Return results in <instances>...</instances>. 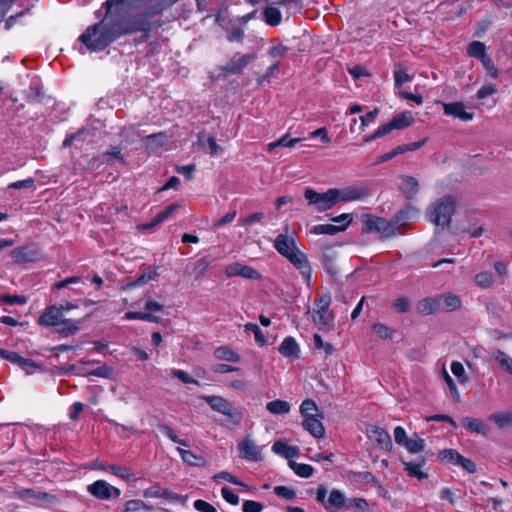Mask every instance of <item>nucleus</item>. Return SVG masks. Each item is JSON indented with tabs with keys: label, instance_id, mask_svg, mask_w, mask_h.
<instances>
[{
	"label": "nucleus",
	"instance_id": "obj_1",
	"mask_svg": "<svg viewBox=\"0 0 512 512\" xmlns=\"http://www.w3.org/2000/svg\"><path fill=\"white\" fill-rule=\"evenodd\" d=\"M123 0H107L103 6L106 9L104 18L94 25L89 26L79 37V40L91 52H100L107 48L112 42L124 35H131L138 32L148 33L151 30L150 18L163 11V5L150 4L142 12L134 15L121 17L112 12L113 6H122L131 10L139 8L129 7Z\"/></svg>",
	"mask_w": 512,
	"mask_h": 512
},
{
	"label": "nucleus",
	"instance_id": "obj_2",
	"mask_svg": "<svg viewBox=\"0 0 512 512\" xmlns=\"http://www.w3.org/2000/svg\"><path fill=\"white\" fill-rule=\"evenodd\" d=\"M455 212V200L452 196H444L435 201L427 210L429 221L436 226L447 228Z\"/></svg>",
	"mask_w": 512,
	"mask_h": 512
},
{
	"label": "nucleus",
	"instance_id": "obj_3",
	"mask_svg": "<svg viewBox=\"0 0 512 512\" xmlns=\"http://www.w3.org/2000/svg\"><path fill=\"white\" fill-rule=\"evenodd\" d=\"M363 233L376 232L380 234L381 239H387L395 236L398 233L397 227L393 219L388 221L385 218L374 216L371 214L363 215Z\"/></svg>",
	"mask_w": 512,
	"mask_h": 512
},
{
	"label": "nucleus",
	"instance_id": "obj_4",
	"mask_svg": "<svg viewBox=\"0 0 512 512\" xmlns=\"http://www.w3.org/2000/svg\"><path fill=\"white\" fill-rule=\"evenodd\" d=\"M304 197L307 199L308 205L314 206L318 212H325L338 203L335 188L328 189L324 193H318L312 188H306Z\"/></svg>",
	"mask_w": 512,
	"mask_h": 512
},
{
	"label": "nucleus",
	"instance_id": "obj_5",
	"mask_svg": "<svg viewBox=\"0 0 512 512\" xmlns=\"http://www.w3.org/2000/svg\"><path fill=\"white\" fill-rule=\"evenodd\" d=\"M201 398L208 403L214 411L229 417L234 424L238 425L241 422L243 417L242 413L233 409L232 405L225 398L215 395L202 396Z\"/></svg>",
	"mask_w": 512,
	"mask_h": 512
},
{
	"label": "nucleus",
	"instance_id": "obj_6",
	"mask_svg": "<svg viewBox=\"0 0 512 512\" xmlns=\"http://www.w3.org/2000/svg\"><path fill=\"white\" fill-rule=\"evenodd\" d=\"M331 297L329 294H324L315 300L316 309L314 310L313 320L319 326L331 327L333 326L334 316L329 311Z\"/></svg>",
	"mask_w": 512,
	"mask_h": 512
},
{
	"label": "nucleus",
	"instance_id": "obj_7",
	"mask_svg": "<svg viewBox=\"0 0 512 512\" xmlns=\"http://www.w3.org/2000/svg\"><path fill=\"white\" fill-rule=\"evenodd\" d=\"M87 490L91 495L101 500L118 498L121 494L118 488L110 485L105 480L95 481L87 487Z\"/></svg>",
	"mask_w": 512,
	"mask_h": 512
},
{
	"label": "nucleus",
	"instance_id": "obj_8",
	"mask_svg": "<svg viewBox=\"0 0 512 512\" xmlns=\"http://www.w3.org/2000/svg\"><path fill=\"white\" fill-rule=\"evenodd\" d=\"M338 202H350L361 200L370 195V190L366 186H347L341 189L335 188Z\"/></svg>",
	"mask_w": 512,
	"mask_h": 512
},
{
	"label": "nucleus",
	"instance_id": "obj_9",
	"mask_svg": "<svg viewBox=\"0 0 512 512\" xmlns=\"http://www.w3.org/2000/svg\"><path fill=\"white\" fill-rule=\"evenodd\" d=\"M10 257L16 263L34 262L40 258V251L35 244H28L13 249Z\"/></svg>",
	"mask_w": 512,
	"mask_h": 512
},
{
	"label": "nucleus",
	"instance_id": "obj_10",
	"mask_svg": "<svg viewBox=\"0 0 512 512\" xmlns=\"http://www.w3.org/2000/svg\"><path fill=\"white\" fill-rule=\"evenodd\" d=\"M225 275L228 278L239 276L245 279H261V275L256 269L239 262L229 264L225 269Z\"/></svg>",
	"mask_w": 512,
	"mask_h": 512
},
{
	"label": "nucleus",
	"instance_id": "obj_11",
	"mask_svg": "<svg viewBox=\"0 0 512 512\" xmlns=\"http://www.w3.org/2000/svg\"><path fill=\"white\" fill-rule=\"evenodd\" d=\"M16 498L23 500L29 504H37L41 501H54L55 496L47 492L34 489H20L14 492Z\"/></svg>",
	"mask_w": 512,
	"mask_h": 512
},
{
	"label": "nucleus",
	"instance_id": "obj_12",
	"mask_svg": "<svg viewBox=\"0 0 512 512\" xmlns=\"http://www.w3.org/2000/svg\"><path fill=\"white\" fill-rule=\"evenodd\" d=\"M368 438L374 440L379 449L390 451L392 449V439L390 434L383 428L373 426L367 430Z\"/></svg>",
	"mask_w": 512,
	"mask_h": 512
},
{
	"label": "nucleus",
	"instance_id": "obj_13",
	"mask_svg": "<svg viewBox=\"0 0 512 512\" xmlns=\"http://www.w3.org/2000/svg\"><path fill=\"white\" fill-rule=\"evenodd\" d=\"M256 58V53H248L245 55L236 54L224 66L223 70L230 74L240 73L247 65Z\"/></svg>",
	"mask_w": 512,
	"mask_h": 512
},
{
	"label": "nucleus",
	"instance_id": "obj_14",
	"mask_svg": "<svg viewBox=\"0 0 512 512\" xmlns=\"http://www.w3.org/2000/svg\"><path fill=\"white\" fill-rule=\"evenodd\" d=\"M287 259L300 271L305 281L309 284L311 280V267L304 253L296 249L289 254Z\"/></svg>",
	"mask_w": 512,
	"mask_h": 512
},
{
	"label": "nucleus",
	"instance_id": "obj_15",
	"mask_svg": "<svg viewBox=\"0 0 512 512\" xmlns=\"http://www.w3.org/2000/svg\"><path fill=\"white\" fill-rule=\"evenodd\" d=\"M240 457L252 461L259 462L262 460L261 450L250 438H245L238 445Z\"/></svg>",
	"mask_w": 512,
	"mask_h": 512
},
{
	"label": "nucleus",
	"instance_id": "obj_16",
	"mask_svg": "<svg viewBox=\"0 0 512 512\" xmlns=\"http://www.w3.org/2000/svg\"><path fill=\"white\" fill-rule=\"evenodd\" d=\"M443 110L445 115L459 118L462 121H470L473 119V113L466 112L462 102L444 103Z\"/></svg>",
	"mask_w": 512,
	"mask_h": 512
},
{
	"label": "nucleus",
	"instance_id": "obj_17",
	"mask_svg": "<svg viewBox=\"0 0 512 512\" xmlns=\"http://www.w3.org/2000/svg\"><path fill=\"white\" fill-rule=\"evenodd\" d=\"M404 470L408 476L416 477L418 480H423L428 477L427 473H424L421 468L425 465L426 459L424 457H418L415 461H404L401 460Z\"/></svg>",
	"mask_w": 512,
	"mask_h": 512
},
{
	"label": "nucleus",
	"instance_id": "obj_18",
	"mask_svg": "<svg viewBox=\"0 0 512 512\" xmlns=\"http://www.w3.org/2000/svg\"><path fill=\"white\" fill-rule=\"evenodd\" d=\"M439 300V310L444 312H452L461 307L462 301L459 296L447 292L436 297Z\"/></svg>",
	"mask_w": 512,
	"mask_h": 512
},
{
	"label": "nucleus",
	"instance_id": "obj_19",
	"mask_svg": "<svg viewBox=\"0 0 512 512\" xmlns=\"http://www.w3.org/2000/svg\"><path fill=\"white\" fill-rule=\"evenodd\" d=\"M61 309L56 305L48 307L39 318V324L45 326H57L63 320Z\"/></svg>",
	"mask_w": 512,
	"mask_h": 512
},
{
	"label": "nucleus",
	"instance_id": "obj_20",
	"mask_svg": "<svg viewBox=\"0 0 512 512\" xmlns=\"http://www.w3.org/2000/svg\"><path fill=\"white\" fill-rule=\"evenodd\" d=\"M320 418H322V415L316 414V417H307L302 421L303 428L316 438H323L325 435V429Z\"/></svg>",
	"mask_w": 512,
	"mask_h": 512
},
{
	"label": "nucleus",
	"instance_id": "obj_21",
	"mask_svg": "<svg viewBox=\"0 0 512 512\" xmlns=\"http://www.w3.org/2000/svg\"><path fill=\"white\" fill-rule=\"evenodd\" d=\"M274 247L278 253L286 258L297 249L294 239L284 234H279L275 238Z\"/></svg>",
	"mask_w": 512,
	"mask_h": 512
},
{
	"label": "nucleus",
	"instance_id": "obj_22",
	"mask_svg": "<svg viewBox=\"0 0 512 512\" xmlns=\"http://www.w3.org/2000/svg\"><path fill=\"white\" fill-rule=\"evenodd\" d=\"M278 351L282 356L292 360L298 359L300 354L299 345L291 336L284 338L278 348Z\"/></svg>",
	"mask_w": 512,
	"mask_h": 512
},
{
	"label": "nucleus",
	"instance_id": "obj_23",
	"mask_svg": "<svg viewBox=\"0 0 512 512\" xmlns=\"http://www.w3.org/2000/svg\"><path fill=\"white\" fill-rule=\"evenodd\" d=\"M400 179V191L404 194L406 199H413L419 191V183L417 179L407 175L400 176Z\"/></svg>",
	"mask_w": 512,
	"mask_h": 512
},
{
	"label": "nucleus",
	"instance_id": "obj_24",
	"mask_svg": "<svg viewBox=\"0 0 512 512\" xmlns=\"http://www.w3.org/2000/svg\"><path fill=\"white\" fill-rule=\"evenodd\" d=\"M413 122V117L410 112H403L397 114L392 118V120L383 125L387 134L390 133L394 129H404L410 126Z\"/></svg>",
	"mask_w": 512,
	"mask_h": 512
},
{
	"label": "nucleus",
	"instance_id": "obj_25",
	"mask_svg": "<svg viewBox=\"0 0 512 512\" xmlns=\"http://www.w3.org/2000/svg\"><path fill=\"white\" fill-rule=\"evenodd\" d=\"M144 497L146 498H163L169 501H178L181 496L170 491L167 488L161 487H150L143 492Z\"/></svg>",
	"mask_w": 512,
	"mask_h": 512
},
{
	"label": "nucleus",
	"instance_id": "obj_26",
	"mask_svg": "<svg viewBox=\"0 0 512 512\" xmlns=\"http://www.w3.org/2000/svg\"><path fill=\"white\" fill-rule=\"evenodd\" d=\"M462 424L466 430L471 433H476L483 436H486L489 433V426L481 419L465 417L462 420Z\"/></svg>",
	"mask_w": 512,
	"mask_h": 512
},
{
	"label": "nucleus",
	"instance_id": "obj_27",
	"mask_svg": "<svg viewBox=\"0 0 512 512\" xmlns=\"http://www.w3.org/2000/svg\"><path fill=\"white\" fill-rule=\"evenodd\" d=\"M114 159L125 163L120 147H113L111 150L106 151L97 157H93L90 164L93 165L94 163H99L100 165H103L112 162Z\"/></svg>",
	"mask_w": 512,
	"mask_h": 512
},
{
	"label": "nucleus",
	"instance_id": "obj_28",
	"mask_svg": "<svg viewBox=\"0 0 512 512\" xmlns=\"http://www.w3.org/2000/svg\"><path fill=\"white\" fill-rule=\"evenodd\" d=\"M417 216V210L408 205L406 208L401 209L396 213V215L392 218L395 226L397 227L398 232H400V228L406 226V223Z\"/></svg>",
	"mask_w": 512,
	"mask_h": 512
},
{
	"label": "nucleus",
	"instance_id": "obj_29",
	"mask_svg": "<svg viewBox=\"0 0 512 512\" xmlns=\"http://www.w3.org/2000/svg\"><path fill=\"white\" fill-rule=\"evenodd\" d=\"M416 310L420 315H431L439 310V300L431 297L421 299L416 305Z\"/></svg>",
	"mask_w": 512,
	"mask_h": 512
},
{
	"label": "nucleus",
	"instance_id": "obj_30",
	"mask_svg": "<svg viewBox=\"0 0 512 512\" xmlns=\"http://www.w3.org/2000/svg\"><path fill=\"white\" fill-rule=\"evenodd\" d=\"M272 451L278 455L283 456L286 459H292L299 455V448L289 446L285 442L278 440L272 446Z\"/></svg>",
	"mask_w": 512,
	"mask_h": 512
},
{
	"label": "nucleus",
	"instance_id": "obj_31",
	"mask_svg": "<svg viewBox=\"0 0 512 512\" xmlns=\"http://www.w3.org/2000/svg\"><path fill=\"white\" fill-rule=\"evenodd\" d=\"M82 320H72V319H63L57 326V332L61 334L63 337H68L76 334L79 329Z\"/></svg>",
	"mask_w": 512,
	"mask_h": 512
},
{
	"label": "nucleus",
	"instance_id": "obj_32",
	"mask_svg": "<svg viewBox=\"0 0 512 512\" xmlns=\"http://www.w3.org/2000/svg\"><path fill=\"white\" fill-rule=\"evenodd\" d=\"M345 505V496L344 494L337 489L331 491L330 496L327 499V503H325V509L334 512Z\"/></svg>",
	"mask_w": 512,
	"mask_h": 512
},
{
	"label": "nucleus",
	"instance_id": "obj_33",
	"mask_svg": "<svg viewBox=\"0 0 512 512\" xmlns=\"http://www.w3.org/2000/svg\"><path fill=\"white\" fill-rule=\"evenodd\" d=\"M266 409L273 415H283L290 412L291 405L287 401L277 399L268 402Z\"/></svg>",
	"mask_w": 512,
	"mask_h": 512
},
{
	"label": "nucleus",
	"instance_id": "obj_34",
	"mask_svg": "<svg viewBox=\"0 0 512 512\" xmlns=\"http://www.w3.org/2000/svg\"><path fill=\"white\" fill-rule=\"evenodd\" d=\"M214 356L217 359L228 362H239L241 357L238 353L230 349L228 346H220L214 350Z\"/></svg>",
	"mask_w": 512,
	"mask_h": 512
},
{
	"label": "nucleus",
	"instance_id": "obj_35",
	"mask_svg": "<svg viewBox=\"0 0 512 512\" xmlns=\"http://www.w3.org/2000/svg\"><path fill=\"white\" fill-rule=\"evenodd\" d=\"M491 357L503 370L512 375V358L508 354L498 349L492 353Z\"/></svg>",
	"mask_w": 512,
	"mask_h": 512
},
{
	"label": "nucleus",
	"instance_id": "obj_36",
	"mask_svg": "<svg viewBox=\"0 0 512 512\" xmlns=\"http://www.w3.org/2000/svg\"><path fill=\"white\" fill-rule=\"evenodd\" d=\"M345 230V226L333 224H319L313 227L312 232L316 235H336Z\"/></svg>",
	"mask_w": 512,
	"mask_h": 512
},
{
	"label": "nucleus",
	"instance_id": "obj_37",
	"mask_svg": "<svg viewBox=\"0 0 512 512\" xmlns=\"http://www.w3.org/2000/svg\"><path fill=\"white\" fill-rule=\"evenodd\" d=\"M289 467L295 472L296 475L302 478H309L313 475L314 468L309 464L297 463L295 461H289Z\"/></svg>",
	"mask_w": 512,
	"mask_h": 512
},
{
	"label": "nucleus",
	"instance_id": "obj_38",
	"mask_svg": "<svg viewBox=\"0 0 512 512\" xmlns=\"http://www.w3.org/2000/svg\"><path fill=\"white\" fill-rule=\"evenodd\" d=\"M263 15L265 22L270 26H277L281 22V12L275 7H266Z\"/></svg>",
	"mask_w": 512,
	"mask_h": 512
},
{
	"label": "nucleus",
	"instance_id": "obj_39",
	"mask_svg": "<svg viewBox=\"0 0 512 512\" xmlns=\"http://www.w3.org/2000/svg\"><path fill=\"white\" fill-rule=\"evenodd\" d=\"M468 54L481 61L487 57L485 44L479 41L471 42L468 46Z\"/></svg>",
	"mask_w": 512,
	"mask_h": 512
},
{
	"label": "nucleus",
	"instance_id": "obj_40",
	"mask_svg": "<svg viewBox=\"0 0 512 512\" xmlns=\"http://www.w3.org/2000/svg\"><path fill=\"white\" fill-rule=\"evenodd\" d=\"M490 419L494 421L499 428H506L512 425V412L494 413L490 416Z\"/></svg>",
	"mask_w": 512,
	"mask_h": 512
},
{
	"label": "nucleus",
	"instance_id": "obj_41",
	"mask_svg": "<svg viewBox=\"0 0 512 512\" xmlns=\"http://www.w3.org/2000/svg\"><path fill=\"white\" fill-rule=\"evenodd\" d=\"M127 320H142L147 322H154L158 323L160 322V317L153 315L151 313H145V312H127L124 316Z\"/></svg>",
	"mask_w": 512,
	"mask_h": 512
},
{
	"label": "nucleus",
	"instance_id": "obj_42",
	"mask_svg": "<svg viewBox=\"0 0 512 512\" xmlns=\"http://www.w3.org/2000/svg\"><path fill=\"white\" fill-rule=\"evenodd\" d=\"M410 453H419L422 452L425 448L424 439L420 438L418 435H415V438H409L406 444L403 446Z\"/></svg>",
	"mask_w": 512,
	"mask_h": 512
},
{
	"label": "nucleus",
	"instance_id": "obj_43",
	"mask_svg": "<svg viewBox=\"0 0 512 512\" xmlns=\"http://www.w3.org/2000/svg\"><path fill=\"white\" fill-rule=\"evenodd\" d=\"M179 454L181 455L182 460L188 465L199 466L203 462V458L196 455L190 450H185L182 448L177 449Z\"/></svg>",
	"mask_w": 512,
	"mask_h": 512
},
{
	"label": "nucleus",
	"instance_id": "obj_44",
	"mask_svg": "<svg viewBox=\"0 0 512 512\" xmlns=\"http://www.w3.org/2000/svg\"><path fill=\"white\" fill-rule=\"evenodd\" d=\"M461 454L458 453L454 449H444L439 452V458L442 461H445L447 463H451L453 465H458L461 460Z\"/></svg>",
	"mask_w": 512,
	"mask_h": 512
},
{
	"label": "nucleus",
	"instance_id": "obj_45",
	"mask_svg": "<svg viewBox=\"0 0 512 512\" xmlns=\"http://www.w3.org/2000/svg\"><path fill=\"white\" fill-rule=\"evenodd\" d=\"M178 208V205L171 204L167 206L164 210L160 211L151 221V225H159L168 219Z\"/></svg>",
	"mask_w": 512,
	"mask_h": 512
},
{
	"label": "nucleus",
	"instance_id": "obj_46",
	"mask_svg": "<svg viewBox=\"0 0 512 512\" xmlns=\"http://www.w3.org/2000/svg\"><path fill=\"white\" fill-rule=\"evenodd\" d=\"M318 411V407L316 403L311 399H306L302 402L300 406V413L305 417H316L314 412Z\"/></svg>",
	"mask_w": 512,
	"mask_h": 512
},
{
	"label": "nucleus",
	"instance_id": "obj_47",
	"mask_svg": "<svg viewBox=\"0 0 512 512\" xmlns=\"http://www.w3.org/2000/svg\"><path fill=\"white\" fill-rule=\"evenodd\" d=\"M273 491L279 498L285 500H293L296 498L295 490L287 486H275Z\"/></svg>",
	"mask_w": 512,
	"mask_h": 512
},
{
	"label": "nucleus",
	"instance_id": "obj_48",
	"mask_svg": "<svg viewBox=\"0 0 512 512\" xmlns=\"http://www.w3.org/2000/svg\"><path fill=\"white\" fill-rule=\"evenodd\" d=\"M476 284L481 288H489L493 283V275L490 272H480L475 276Z\"/></svg>",
	"mask_w": 512,
	"mask_h": 512
},
{
	"label": "nucleus",
	"instance_id": "obj_49",
	"mask_svg": "<svg viewBox=\"0 0 512 512\" xmlns=\"http://www.w3.org/2000/svg\"><path fill=\"white\" fill-rule=\"evenodd\" d=\"M372 329L381 339H391L393 337V330L382 323H375Z\"/></svg>",
	"mask_w": 512,
	"mask_h": 512
},
{
	"label": "nucleus",
	"instance_id": "obj_50",
	"mask_svg": "<svg viewBox=\"0 0 512 512\" xmlns=\"http://www.w3.org/2000/svg\"><path fill=\"white\" fill-rule=\"evenodd\" d=\"M170 375L173 378L179 379L184 384H199L197 380L192 378L187 372L178 369H172Z\"/></svg>",
	"mask_w": 512,
	"mask_h": 512
},
{
	"label": "nucleus",
	"instance_id": "obj_51",
	"mask_svg": "<svg viewBox=\"0 0 512 512\" xmlns=\"http://www.w3.org/2000/svg\"><path fill=\"white\" fill-rule=\"evenodd\" d=\"M322 262L326 268V271L330 275L335 276L337 274L334 254L324 253V255L322 257Z\"/></svg>",
	"mask_w": 512,
	"mask_h": 512
},
{
	"label": "nucleus",
	"instance_id": "obj_52",
	"mask_svg": "<svg viewBox=\"0 0 512 512\" xmlns=\"http://www.w3.org/2000/svg\"><path fill=\"white\" fill-rule=\"evenodd\" d=\"M451 371L455 377L459 380L460 383H465L467 381V376L465 373V369L463 365L458 362L454 361L451 364Z\"/></svg>",
	"mask_w": 512,
	"mask_h": 512
},
{
	"label": "nucleus",
	"instance_id": "obj_53",
	"mask_svg": "<svg viewBox=\"0 0 512 512\" xmlns=\"http://www.w3.org/2000/svg\"><path fill=\"white\" fill-rule=\"evenodd\" d=\"M140 510H149L148 506L142 500H129L125 504L124 512H137Z\"/></svg>",
	"mask_w": 512,
	"mask_h": 512
},
{
	"label": "nucleus",
	"instance_id": "obj_54",
	"mask_svg": "<svg viewBox=\"0 0 512 512\" xmlns=\"http://www.w3.org/2000/svg\"><path fill=\"white\" fill-rule=\"evenodd\" d=\"M244 327H245L246 330L253 332V334L255 336V341L259 345H261V346L265 345L266 339H265L264 335L262 334V331L260 330V328H259V326L257 324L247 323Z\"/></svg>",
	"mask_w": 512,
	"mask_h": 512
},
{
	"label": "nucleus",
	"instance_id": "obj_55",
	"mask_svg": "<svg viewBox=\"0 0 512 512\" xmlns=\"http://www.w3.org/2000/svg\"><path fill=\"white\" fill-rule=\"evenodd\" d=\"M157 273L154 272H147L141 274L135 281L128 284L129 287H136V286H142L148 283L150 280H154L157 277Z\"/></svg>",
	"mask_w": 512,
	"mask_h": 512
},
{
	"label": "nucleus",
	"instance_id": "obj_56",
	"mask_svg": "<svg viewBox=\"0 0 512 512\" xmlns=\"http://www.w3.org/2000/svg\"><path fill=\"white\" fill-rule=\"evenodd\" d=\"M106 470L123 479H130L133 476L129 469L122 466L109 465Z\"/></svg>",
	"mask_w": 512,
	"mask_h": 512
},
{
	"label": "nucleus",
	"instance_id": "obj_57",
	"mask_svg": "<svg viewBox=\"0 0 512 512\" xmlns=\"http://www.w3.org/2000/svg\"><path fill=\"white\" fill-rule=\"evenodd\" d=\"M412 77L403 69L394 71V81L397 87L403 86L405 83L410 82Z\"/></svg>",
	"mask_w": 512,
	"mask_h": 512
},
{
	"label": "nucleus",
	"instance_id": "obj_58",
	"mask_svg": "<svg viewBox=\"0 0 512 512\" xmlns=\"http://www.w3.org/2000/svg\"><path fill=\"white\" fill-rule=\"evenodd\" d=\"M0 356L3 359H5L13 364H16L17 366H19L21 359H22V356H20L17 352L8 351V350L1 349V348H0Z\"/></svg>",
	"mask_w": 512,
	"mask_h": 512
},
{
	"label": "nucleus",
	"instance_id": "obj_59",
	"mask_svg": "<svg viewBox=\"0 0 512 512\" xmlns=\"http://www.w3.org/2000/svg\"><path fill=\"white\" fill-rule=\"evenodd\" d=\"M263 504L254 500H245L242 505L243 512H262Z\"/></svg>",
	"mask_w": 512,
	"mask_h": 512
},
{
	"label": "nucleus",
	"instance_id": "obj_60",
	"mask_svg": "<svg viewBox=\"0 0 512 512\" xmlns=\"http://www.w3.org/2000/svg\"><path fill=\"white\" fill-rule=\"evenodd\" d=\"M394 439L395 443L399 446H404L406 442L409 440L407 437L406 431L403 427L397 426L394 429Z\"/></svg>",
	"mask_w": 512,
	"mask_h": 512
},
{
	"label": "nucleus",
	"instance_id": "obj_61",
	"mask_svg": "<svg viewBox=\"0 0 512 512\" xmlns=\"http://www.w3.org/2000/svg\"><path fill=\"white\" fill-rule=\"evenodd\" d=\"M19 367L27 374H32L36 369H41L40 365L36 364L33 360L24 357H22Z\"/></svg>",
	"mask_w": 512,
	"mask_h": 512
},
{
	"label": "nucleus",
	"instance_id": "obj_62",
	"mask_svg": "<svg viewBox=\"0 0 512 512\" xmlns=\"http://www.w3.org/2000/svg\"><path fill=\"white\" fill-rule=\"evenodd\" d=\"M481 63L483 64L486 72L494 79H496L499 76L498 69L494 65L493 61L490 59V57H486L481 60Z\"/></svg>",
	"mask_w": 512,
	"mask_h": 512
},
{
	"label": "nucleus",
	"instance_id": "obj_63",
	"mask_svg": "<svg viewBox=\"0 0 512 512\" xmlns=\"http://www.w3.org/2000/svg\"><path fill=\"white\" fill-rule=\"evenodd\" d=\"M497 92V88L494 84H486L477 91L478 99H485Z\"/></svg>",
	"mask_w": 512,
	"mask_h": 512
},
{
	"label": "nucleus",
	"instance_id": "obj_64",
	"mask_svg": "<svg viewBox=\"0 0 512 512\" xmlns=\"http://www.w3.org/2000/svg\"><path fill=\"white\" fill-rule=\"evenodd\" d=\"M194 508L199 511V512H216V508L211 505L210 503L202 500V499H198L194 502Z\"/></svg>",
	"mask_w": 512,
	"mask_h": 512
}]
</instances>
